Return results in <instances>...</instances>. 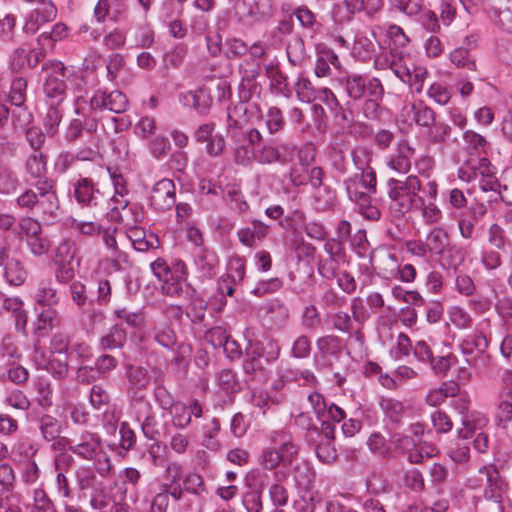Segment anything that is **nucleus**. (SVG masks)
I'll return each instance as SVG.
<instances>
[{
	"label": "nucleus",
	"mask_w": 512,
	"mask_h": 512,
	"mask_svg": "<svg viewBox=\"0 0 512 512\" xmlns=\"http://www.w3.org/2000/svg\"><path fill=\"white\" fill-rule=\"evenodd\" d=\"M27 80L23 77H15L11 82L9 101L13 106H19L26 102Z\"/></svg>",
	"instance_id": "obj_47"
},
{
	"label": "nucleus",
	"mask_w": 512,
	"mask_h": 512,
	"mask_svg": "<svg viewBox=\"0 0 512 512\" xmlns=\"http://www.w3.org/2000/svg\"><path fill=\"white\" fill-rule=\"evenodd\" d=\"M264 483H259L258 487L246 492L242 503L247 512H260L262 510V492Z\"/></svg>",
	"instance_id": "obj_45"
},
{
	"label": "nucleus",
	"mask_w": 512,
	"mask_h": 512,
	"mask_svg": "<svg viewBox=\"0 0 512 512\" xmlns=\"http://www.w3.org/2000/svg\"><path fill=\"white\" fill-rule=\"evenodd\" d=\"M290 317L289 309L279 300L269 302L262 316L264 325L270 329H280L286 325Z\"/></svg>",
	"instance_id": "obj_14"
},
{
	"label": "nucleus",
	"mask_w": 512,
	"mask_h": 512,
	"mask_svg": "<svg viewBox=\"0 0 512 512\" xmlns=\"http://www.w3.org/2000/svg\"><path fill=\"white\" fill-rule=\"evenodd\" d=\"M51 70L45 78L43 92L51 103L61 104L66 98L67 83L69 75L68 69L60 61L44 63L42 70Z\"/></svg>",
	"instance_id": "obj_3"
},
{
	"label": "nucleus",
	"mask_w": 512,
	"mask_h": 512,
	"mask_svg": "<svg viewBox=\"0 0 512 512\" xmlns=\"http://www.w3.org/2000/svg\"><path fill=\"white\" fill-rule=\"evenodd\" d=\"M57 15V8L52 1L41 0L38 7L35 8L27 17L23 31L26 34H36L44 23L53 21Z\"/></svg>",
	"instance_id": "obj_9"
},
{
	"label": "nucleus",
	"mask_w": 512,
	"mask_h": 512,
	"mask_svg": "<svg viewBox=\"0 0 512 512\" xmlns=\"http://www.w3.org/2000/svg\"><path fill=\"white\" fill-rule=\"evenodd\" d=\"M487 340L486 337L480 333L476 332L469 336H467L461 343L460 347L462 353L466 356L475 355L477 352L485 351L487 348Z\"/></svg>",
	"instance_id": "obj_36"
},
{
	"label": "nucleus",
	"mask_w": 512,
	"mask_h": 512,
	"mask_svg": "<svg viewBox=\"0 0 512 512\" xmlns=\"http://www.w3.org/2000/svg\"><path fill=\"white\" fill-rule=\"evenodd\" d=\"M25 170L34 179L42 178L47 172V156L41 152L30 154L25 162Z\"/></svg>",
	"instance_id": "obj_33"
},
{
	"label": "nucleus",
	"mask_w": 512,
	"mask_h": 512,
	"mask_svg": "<svg viewBox=\"0 0 512 512\" xmlns=\"http://www.w3.org/2000/svg\"><path fill=\"white\" fill-rule=\"evenodd\" d=\"M106 104V109L116 114L125 112L129 105L127 97L118 90L106 94Z\"/></svg>",
	"instance_id": "obj_55"
},
{
	"label": "nucleus",
	"mask_w": 512,
	"mask_h": 512,
	"mask_svg": "<svg viewBox=\"0 0 512 512\" xmlns=\"http://www.w3.org/2000/svg\"><path fill=\"white\" fill-rule=\"evenodd\" d=\"M415 209L421 210L422 217L427 224H436L442 217L441 210L436 206L434 201H428L425 203V200L422 196L418 197Z\"/></svg>",
	"instance_id": "obj_44"
},
{
	"label": "nucleus",
	"mask_w": 512,
	"mask_h": 512,
	"mask_svg": "<svg viewBox=\"0 0 512 512\" xmlns=\"http://www.w3.org/2000/svg\"><path fill=\"white\" fill-rule=\"evenodd\" d=\"M345 343L334 334L323 335L316 340L315 364L321 368H330L343 353Z\"/></svg>",
	"instance_id": "obj_5"
},
{
	"label": "nucleus",
	"mask_w": 512,
	"mask_h": 512,
	"mask_svg": "<svg viewBox=\"0 0 512 512\" xmlns=\"http://www.w3.org/2000/svg\"><path fill=\"white\" fill-rule=\"evenodd\" d=\"M141 429L143 431V434L149 439L153 440L154 443L150 445L147 454H144V458L148 461H151L155 466L158 465V451L160 449V445L158 444V440L156 436L159 434L158 430L156 429V421L154 417L147 416L145 421L141 425Z\"/></svg>",
	"instance_id": "obj_25"
},
{
	"label": "nucleus",
	"mask_w": 512,
	"mask_h": 512,
	"mask_svg": "<svg viewBox=\"0 0 512 512\" xmlns=\"http://www.w3.org/2000/svg\"><path fill=\"white\" fill-rule=\"evenodd\" d=\"M125 340L126 331L118 324H115L111 328L110 333L101 339V345L104 349L111 350L120 348Z\"/></svg>",
	"instance_id": "obj_53"
},
{
	"label": "nucleus",
	"mask_w": 512,
	"mask_h": 512,
	"mask_svg": "<svg viewBox=\"0 0 512 512\" xmlns=\"http://www.w3.org/2000/svg\"><path fill=\"white\" fill-rule=\"evenodd\" d=\"M182 473L177 464H171L166 468L165 475L162 477V494H169L175 500H179L182 495L181 489Z\"/></svg>",
	"instance_id": "obj_19"
},
{
	"label": "nucleus",
	"mask_w": 512,
	"mask_h": 512,
	"mask_svg": "<svg viewBox=\"0 0 512 512\" xmlns=\"http://www.w3.org/2000/svg\"><path fill=\"white\" fill-rule=\"evenodd\" d=\"M450 61L457 68L476 70V62L469 52V48L457 47L450 52Z\"/></svg>",
	"instance_id": "obj_39"
},
{
	"label": "nucleus",
	"mask_w": 512,
	"mask_h": 512,
	"mask_svg": "<svg viewBox=\"0 0 512 512\" xmlns=\"http://www.w3.org/2000/svg\"><path fill=\"white\" fill-rule=\"evenodd\" d=\"M16 109L12 111V124L16 130H24L33 122V114L24 104L15 106Z\"/></svg>",
	"instance_id": "obj_52"
},
{
	"label": "nucleus",
	"mask_w": 512,
	"mask_h": 512,
	"mask_svg": "<svg viewBox=\"0 0 512 512\" xmlns=\"http://www.w3.org/2000/svg\"><path fill=\"white\" fill-rule=\"evenodd\" d=\"M380 407L385 414V417L392 423H399L405 413L403 403L393 398H382Z\"/></svg>",
	"instance_id": "obj_37"
},
{
	"label": "nucleus",
	"mask_w": 512,
	"mask_h": 512,
	"mask_svg": "<svg viewBox=\"0 0 512 512\" xmlns=\"http://www.w3.org/2000/svg\"><path fill=\"white\" fill-rule=\"evenodd\" d=\"M425 241L430 254L442 255L449 246V234L443 228L435 227L427 234Z\"/></svg>",
	"instance_id": "obj_26"
},
{
	"label": "nucleus",
	"mask_w": 512,
	"mask_h": 512,
	"mask_svg": "<svg viewBox=\"0 0 512 512\" xmlns=\"http://www.w3.org/2000/svg\"><path fill=\"white\" fill-rule=\"evenodd\" d=\"M265 75L270 81V89L274 94L283 95L285 97L291 95L287 77L282 73L278 64L271 63L266 65Z\"/></svg>",
	"instance_id": "obj_21"
},
{
	"label": "nucleus",
	"mask_w": 512,
	"mask_h": 512,
	"mask_svg": "<svg viewBox=\"0 0 512 512\" xmlns=\"http://www.w3.org/2000/svg\"><path fill=\"white\" fill-rule=\"evenodd\" d=\"M35 299L38 304L45 306V308L52 307V305L58 302L56 290L43 282L37 290Z\"/></svg>",
	"instance_id": "obj_63"
},
{
	"label": "nucleus",
	"mask_w": 512,
	"mask_h": 512,
	"mask_svg": "<svg viewBox=\"0 0 512 512\" xmlns=\"http://www.w3.org/2000/svg\"><path fill=\"white\" fill-rule=\"evenodd\" d=\"M387 36L389 38V49L391 53L398 56L399 59H403L404 50L410 42L408 36L398 25H390L387 30Z\"/></svg>",
	"instance_id": "obj_28"
},
{
	"label": "nucleus",
	"mask_w": 512,
	"mask_h": 512,
	"mask_svg": "<svg viewBox=\"0 0 512 512\" xmlns=\"http://www.w3.org/2000/svg\"><path fill=\"white\" fill-rule=\"evenodd\" d=\"M316 62H315V74L317 77H327L331 75L330 65L339 69L341 63L337 54L325 45L316 46Z\"/></svg>",
	"instance_id": "obj_16"
},
{
	"label": "nucleus",
	"mask_w": 512,
	"mask_h": 512,
	"mask_svg": "<svg viewBox=\"0 0 512 512\" xmlns=\"http://www.w3.org/2000/svg\"><path fill=\"white\" fill-rule=\"evenodd\" d=\"M67 359V357L65 360L50 358L47 361L45 368L55 379H65L69 372V364Z\"/></svg>",
	"instance_id": "obj_60"
},
{
	"label": "nucleus",
	"mask_w": 512,
	"mask_h": 512,
	"mask_svg": "<svg viewBox=\"0 0 512 512\" xmlns=\"http://www.w3.org/2000/svg\"><path fill=\"white\" fill-rule=\"evenodd\" d=\"M89 436L90 440H84L80 444H77L75 446H69V450L72 453L82 457L83 459L91 460L94 457L96 450L100 445V439L92 434H90Z\"/></svg>",
	"instance_id": "obj_41"
},
{
	"label": "nucleus",
	"mask_w": 512,
	"mask_h": 512,
	"mask_svg": "<svg viewBox=\"0 0 512 512\" xmlns=\"http://www.w3.org/2000/svg\"><path fill=\"white\" fill-rule=\"evenodd\" d=\"M162 409L168 410L175 427L184 428L190 423L188 407L180 402L173 403L168 392H162Z\"/></svg>",
	"instance_id": "obj_18"
},
{
	"label": "nucleus",
	"mask_w": 512,
	"mask_h": 512,
	"mask_svg": "<svg viewBox=\"0 0 512 512\" xmlns=\"http://www.w3.org/2000/svg\"><path fill=\"white\" fill-rule=\"evenodd\" d=\"M463 141L466 151L471 155L487 154L490 149L489 141L474 130H466L463 133Z\"/></svg>",
	"instance_id": "obj_27"
},
{
	"label": "nucleus",
	"mask_w": 512,
	"mask_h": 512,
	"mask_svg": "<svg viewBox=\"0 0 512 512\" xmlns=\"http://www.w3.org/2000/svg\"><path fill=\"white\" fill-rule=\"evenodd\" d=\"M268 233V226L261 221L254 220L252 227L241 228L237 232L239 241L247 246L253 247L256 241L263 240Z\"/></svg>",
	"instance_id": "obj_24"
},
{
	"label": "nucleus",
	"mask_w": 512,
	"mask_h": 512,
	"mask_svg": "<svg viewBox=\"0 0 512 512\" xmlns=\"http://www.w3.org/2000/svg\"><path fill=\"white\" fill-rule=\"evenodd\" d=\"M96 194H99V190L91 178L80 177L73 184V196L82 206L96 207L98 204Z\"/></svg>",
	"instance_id": "obj_15"
},
{
	"label": "nucleus",
	"mask_w": 512,
	"mask_h": 512,
	"mask_svg": "<svg viewBox=\"0 0 512 512\" xmlns=\"http://www.w3.org/2000/svg\"><path fill=\"white\" fill-rule=\"evenodd\" d=\"M311 444L314 446L316 455L321 462L330 464L336 460L337 451L334 447L333 441L328 442L314 438V441Z\"/></svg>",
	"instance_id": "obj_42"
},
{
	"label": "nucleus",
	"mask_w": 512,
	"mask_h": 512,
	"mask_svg": "<svg viewBox=\"0 0 512 512\" xmlns=\"http://www.w3.org/2000/svg\"><path fill=\"white\" fill-rule=\"evenodd\" d=\"M57 318V312L52 307L43 308L37 317L35 324V333L39 337H44L53 328Z\"/></svg>",
	"instance_id": "obj_35"
},
{
	"label": "nucleus",
	"mask_w": 512,
	"mask_h": 512,
	"mask_svg": "<svg viewBox=\"0 0 512 512\" xmlns=\"http://www.w3.org/2000/svg\"><path fill=\"white\" fill-rule=\"evenodd\" d=\"M272 446L264 447L258 457V463L265 470L272 471L280 464L290 466L297 459L300 446L292 434L285 430H274L269 435Z\"/></svg>",
	"instance_id": "obj_1"
},
{
	"label": "nucleus",
	"mask_w": 512,
	"mask_h": 512,
	"mask_svg": "<svg viewBox=\"0 0 512 512\" xmlns=\"http://www.w3.org/2000/svg\"><path fill=\"white\" fill-rule=\"evenodd\" d=\"M4 278L6 282L10 286H21L26 278L27 272L23 267L22 263L15 259L11 258L9 262L6 263V267L4 268Z\"/></svg>",
	"instance_id": "obj_30"
},
{
	"label": "nucleus",
	"mask_w": 512,
	"mask_h": 512,
	"mask_svg": "<svg viewBox=\"0 0 512 512\" xmlns=\"http://www.w3.org/2000/svg\"><path fill=\"white\" fill-rule=\"evenodd\" d=\"M256 148L251 147L242 141L236 144L234 148V161L236 164L248 166L255 160Z\"/></svg>",
	"instance_id": "obj_54"
},
{
	"label": "nucleus",
	"mask_w": 512,
	"mask_h": 512,
	"mask_svg": "<svg viewBox=\"0 0 512 512\" xmlns=\"http://www.w3.org/2000/svg\"><path fill=\"white\" fill-rule=\"evenodd\" d=\"M317 99L326 104L334 112L335 117L340 118L343 121L347 120L346 114L339 104L337 97L330 89L321 88L317 90Z\"/></svg>",
	"instance_id": "obj_43"
},
{
	"label": "nucleus",
	"mask_w": 512,
	"mask_h": 512,
	"mask_svg": "<svg viewBox=\"0 0 512 512\" xmlns=\"http://www.w3.org/2000/svg\"><path fill=\"white\" fill-rule=\"evenodd\" d=\"M67 35V26L63 23L55 24L50 31L42 32L37 38L41 46L50 45L52 42L63 39Z\"/></svg>",
	"instance_id": "obj_57"
},
{
	"label": "nucleus",
	"mask_w": 512,
	"mask_h": 512,
	"mask_svg": "<svg viewBox=\"0 0 512 512\" xmlns=\"http://www.w3.org/2000/svg\"><path fill=\"white\" fill-rule=\"evenodd\" d=\"M466 363L475 370L477 375L484 376L488 373L491 357L485 351L477 352L475 355L465 357Z\"/></svg>",
	"instance_id": "obj_46"
},
{
	"label": "nucleus",
	"mask_w": 512,
	"mask_h": 512,
	"mask_svg": "<svg viewBox=\"0 0 512 512\" xmlns=\"http://www.w3.org/2000/svg\"><path fill=\"white\" fill-rule=\"evenodd\" d=\"M164 336H166V333H162V346L166 347V351H162V358L165 359L168 367L173 368L175 374L182 375L187 371L189 366L191 347L185 343H180L172 348H168L171 339L167 336L169 340L165 341Z\"/></svg>",
	"instance_id": "obj_8"
},
{
	"label": "nucleus",
	"mask_w": 512,
	"mask_h": 512,
	"mask_svg": "<svg viewBox=\"0 0 512 512\" xmlns=\"http://www.w3.org/2000/svg\"><path fill=\"white\" fill-rule=\"evenodd\" d=\"M389 204L392 217L401 218L417 205L421 182L417 176L410 175L404 180L391 178L387 182Z\"/></svg>",
	"instance_id": "obj_2"
},
{
	"label": "nucleus",
	"mask_w": 512,
	"mask_h": 512,
	"mask_svg": "<svg viewBox=\"0 0 512 512\" xmlns=\"http://www.w3.org/2000/svg\"><path fill=\"white\" fill-rule=\"evenodd\" d=\"M292 15L296 17L302 28L311 31L312 33L317 32L321 27L316 14L306 5L297 6L292 10Z\"/></svg>",
	"instance_id": "obj_31"
},
{
	"label": "nucleus",
	"mask_w": 512,
	"mask_h": 512,
	"mask_svg": "<svg viewBox=\"0 0 512 512\" xmlns=\"http://www.w3.org/2000/svg\"><path fill=\"white\" fill-rule=\"evenodd\" d=\"M403 59H399L398 56L393 55L391 51H383L377 54L374 58V68L377 70L391 69L396 75V70H400L403 67Z\"/></svg>",
	"instance_id": "obj_40"
},
{
	"label": "nucleus",
	"mask_w": 512,
	"mask_h": 512,
	"mask_svg": "<svg viewBox=\"0 0 512 512\" xmlns=\"http://www.w3.org/2000/svg\"><path fill=\"white\" fill-rule=\"evenodd\" d=\"M295 150V146L288 143L275 145L269 142L256 148L255 161L263 165L286 164L292 160Z\"/></svg>",
	"instance_id": "obj_7"
},
{
	"label": "nucleus",
	"mask_w": 512,
	"mask_h": 512,
	"mask_svg": "<svg viewBox=\"0 0 512 512\" xmlns=\"http://www.w3.org/2000/svg\"><path fill=\"white\" fill-rule=\"evenodd\" d=\"M239 73L241 75V92L240 97L248 101L251 98V91L260 89V86L255 82L261 72V65L254 60H244L239 65Z\"/></svg>",
	"instance_id": "obj_10"
},
{
	"label": "nucleus",
	"mask_w": 512,
	"mask_h": 512,
	"mask_svg": "<svg viewBox=\"0 0 512 512\" xmlns=\"http://www.w3.org/2000/svg\"><path fill=\"white\" fill-rule=\"evenodd\" d=\"M479 482L483 486L485 500L497 505L498 511L503 512V499L506 495L507 485L503 481L499 471L492 465L479 469Z\"/></svg>",
	"instance_id": "obj_4"
},
{
	"label": "nucleus",
	"mask_w": 512,
	"mask_h": 512,
	"mask_svg": "<svg viewBox=\"0 0 512 512\" xmlns=\"http://www.w3.org/2000/svg\"><path fill=\"white\" fill-rule=\"evenodd\" d=\"M368 94L370 98L364 102L362 110L367 119L375 120L381 114L379 101L384 94V87L378 78L374 77L368 81Z\"/></svg>",
	"instance_id": "obj_13"
},
{
	"label": "nucleus",
	"mask_w": 512,
	"mask_h": 512,
	"mask_svg": "<svg viewBox=\"0 0 512 512\" xmlns=\"http://www.w3.org/2000/svg\"><path fill=\"white\" fill-rule=\"evenodd\" d=\"M268 363L265 361V355L263 354V345L257 342L251 344L247 349L243 370L247 374H254L262 371Z\"/></svg>",
	"instance_id": "obj_22"
},
{
	"label": "nucleus",
	"mask_w": 512,
	"mask_h": 512,
	"mask_svg": "<svg viewBox=\"0 0 512 512\" xmlns=\"http://www.w3.org/2000/svg\"><path fill=\"white\" fill-rule=\"evenodd\" d=\"M427 95L439 105H445L451 99L450 89L442 83L435 82L430 85Z\"/></svg>",
	"instance_id": "obj_61"
},
{
	"label": "nucleus",
	"mask_w": 512,
	"mask_h": 512,
	"mask_svg": "<svg viewBox=\"0 0 512 512\" xmlns=\"http://www.w3.org/2000/svg\"><path fill=\"white\" fill-rule=\"evenodd\" d=\"M128 237L137 251L144 252L160 246V238L157 233L149 232L147 234L144 229L136 226L129 229Z\"/></svg>",
	"instance_id": "obj_20"
},
{
	"label": "nucleus",
	"mask_w": 512,
	"mask_h": 512,
	"mask_svg": "<svg viewBox=\"0 0 512 512\" xmlns=\"http://www.w3.org/2000/svg\"><path fill=\"white\" fill-rule=\"evenodd\" d=\"M218 385L225 393H235L240 390L236 373L230 369H223L217 375Z\"/></svg>",
	"instance_id": "obj_50"
},
{
	"label": "nucleus",
	"mask_w": 512,
	"mask_h": 512,
	"mask_svg": "<svg viewBox=\"0 0 512 512\" xmlns=\"http://www.w3.org/2000/svg\"><path fill=\"white\" fill-rule=\"evenodd\" d=\"M345 88L347 95L353 100L361 99L365 91H368V82L359 74H350L345 78Z\"/></svg>",
	"instance_id": "obj_34"
},
{
	"label": "nucleus",
	"mask_w": 512,
	"mask_h": 512,
	"mask_svg": "<svg viewBox=\"0 0 512 512\" xmlns=\"http://www.w3.org/2000/svg\"><path fill=\"white\" fill-rule=\"evenodd\" d=\"M40 430L44 439L53 441L59 437L61 425L56 418L50 415H43L40 418Z\"/></svg>",
	"instance_id": "obj_49"
},
{
	"label": "nucleus",
	"mask_w": 512,
	"mask_h": 512,
	"mask_svg": "<svg viewBox=\"0 0 512 512\" xmlns=\"http://www.w3.org/2000/svg\"><path fill=\"white\" fill-rule=\"evenodd\" d=\"M294 89L301 102L310 103L317 99V90L308 78L300 77L295 83Z\"/></svg>",
	"instance_id": "obj_48"
},
{
	"label": "nucleus",
	"mask_w": 512,
	"mask_h": 512,
	"mask_svg": "<svg viewBox=\"0 0 512 512\" xmlns=\"http://www.w3.org/2000/svg\"><path fill=\"white\" fill-rule=\"evenodd\" d=\"M391 293L397 300H401L416 306L424 305V299L418 291L405 290L403 287L396 285L392 287Z\"/></svg>",
	"instance_id": "obj_58"
},
{
	"label": "nucleus",
	"mask_w": 512,
	"mask_h": 512,
	"mask_svg": "<svg viewBox=\"0 0 512 512\" xmlns=\"http://www.w3.org/2000/svg\"><path fill=\"white\" fill-rule=\"evenodd\" d=\"M311 353V342L307 335H299L292 343L291 356L297 359L309 357Z\"/></svg>",
	"instance_id": "obj_62"
},
{
	"label": "nucleus",
	"mask_w": 512,
	"mask_h": 512,
	"mask_svg": "<svg viewBox=\"0 0 512 512\" xmlns=\"http://www.w3.org/2000/svg\"><path fill=\"white\" fill-rule=\"evenodd\" d=\"M185 264L183 261L178 260L173 265V268H169L162 263V270L164 275L162 276V294L174 295L182 290V281L185 276Z\"/></svg>",
	"instance_id": "obj_11"
},
{
	"label": "nucleus",
	"mask_w": 512,
	"mask_h": 512,
	"mask_svg": "<svg viewBox=\"0 0 512 512\" xmlns=\"http://www.w3.org/2000/svg\"><path fill=\"white\" fill-rule=\"evenodd\" d=\"M286 54L290 64L302 65L308 57L304 40L299 36L293 37L287 44Z\"/></svg>",
	"instance_id": "obj_32"
},
{
	"label": "nucleus",
	"mask_w": 512,
	"mask_h": 512,
	"mask_svg": "<svg viewBox=\"0 0 512 512\" xmlns=\"http://www.w3.org/2000/svg\"><path fill=\"white\" fill-rule=\"evenodd\" d=\"M368 155L365 151L352 152V159L358 170H361V183L362 185L372 191H375L377 180L376 172L368 165Z\"/></svg>",
	"instance_id": "obj_23"
},
{
	"label": "nucleus",
	"mask_w": 512,
	"mask_h": 512,
	"mask_svg": "<svg viewBox=\"0 0 512 512\" xmlns=\"http://www.w3.org/2000/svg\"><path fill=\"white\" fill-rule=\"evenodd\" d=\"M312 204L317 211H327L336 204V192L331 187L323 185L314 188Z\"/></svg>",
	"instance_id": "obj_29"
},
{
	"label": "nucleus",
	"mask_w": 512,
	"mask_h": 512,
	"mask_svg": "<svg viewBox=\"0 0 512 512\" xmlns=\"http://www.w3.org/2000/svg\"><path fill=\"white\" fill-rule=\"evenodd\" d=\"M396 76L404 83H407L416 93L423 91L424 82L428 77V71L423 66H415L412 68L403 65L400 70H396Z\"/></svg>",
	"instance_id": "obj_17"
},
{
	"label": "nucleus",
	"mask_w": 512,
	"mask_h": 512,
	"mask_svg": "<svg viewBox=\"0 0 512 512\" xmlns=\"http://www.w3.org/2000/svg\"><path fill=\"white\" fill-rule=\"evenodd\" d=\"M413 120L418 126L430 127L435 122V112L423 102L414 103L411 106Z\"/></svg>",
	"instance_id": "obj_38"
},
{
	"label": "nucleus",
	"mask_w": 512,
	"mask_h": 512,
	"mask_svg": "<svg viewBox=\"0 0 512 512\" xmlns=\"http://www.w3.org/2000/svg\"><path fill=\"white\" fill-rule=\"evenodd\" d=\"M431 421L437 433H448L453 428L450 416L443 410H436L431 414Z\"/></svg>",
	"instance_id": "obj_64"
},
{
	"label": "nucleus",
	"mask_w": 512,
	"mask_h": 512,
	"mask_svg": "<svg viewBox=\"0 0 512 512\" xmlns=\"http://www.w3.org/2000/svg\"><path fill=\"white\" fill-rule=\"evenodd\" d=\"M265 124L271 135L281 131L285 126L281 109L276 106L270 107L265 115Z\"/></svg>",
	"instance_id": "obj_51"
},
{
	"label": "nucleus",
	"mask_w": 512,
	"mask_h": 512,
	"mask_svg": "<svg viewBox=\"0 0 512 512\" xmlns=\"http://www.w3.org/2000/svg\"><path fill=\"white\" fill-rule=\"evenodd\" d=\"M415 154V148L407 140H401L398 142L396 151L389 158L387 164L391 169L405 174L410 170Z\"/></svg>",
	"instance_id": "obj_12"
},
{
	"label": "nucleus",
	"mask_w": 512,
	"mask_h": 512,
	"mask_svg": "<svg viewBox=\"0 0 512 512\" xmlns=\"http://www.w3.org/2000/svg\"><path fill=\"white\" fill-rule=\"evenodd\" d=\"M332 327L342 333H351L353 320L349 313L339 310L330 315Z\"/></svg>",
	"instance_id": "obj_59"
},
{
	"label": "nucleus",
	"mask_w": 512,
	"mask_h": 512,
	"mask_svg": "<svg viewBox=\"0 0 512 512\" xmlns=\"http://www.w3.org/2000/svg\"><path fill=\"white\" fill-rule=\"evenodd\" d=\"M470 401L466 396H461L453 401V407L462 415V428H459L458 436L463 439H469L477 429H481L487 424V419L479 412H469Z\"/></svg>",
	"instance_id": "obj_6"
},
{
	"label": "nucleus",
	"mask_w": 512,
	"mask_h": 512,
	"mask_svg": "<svg viewBox=\"0 0 512 512\" xmlns=\"http://www.w3.org/2000/svg\"><path fill=\"white\" fill-rule=\"evenodd\" d=\"M301 324L306 330H316L320 327L321 316L315 305L304 307L301 315Z\"/></svg>",
	"instance_id": "obj_56"
}]
</instances>
